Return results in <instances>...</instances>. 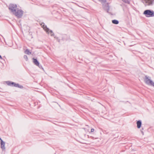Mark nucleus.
<instances>
[{
  "mask_svg": "<svg viewBox=\"0 0 154 154\" xmlns=\"http://www.w3.org/2000/svg\"><path fill=\"white\" fill-rule=\"evenodd\" d=\"M41 26L44 29L46 32H48L49 31V29L46 26H45L44 23H42L41 24Z\"/></svg>",
  "mask_w": 154,
  "mask_h": 154,
  "instance_id": "8",
  "label": "nucleus"
},
{
  "mask_svg": "<svg viewBox=\"0 0 154 154\" xmlns=\"http://www.w3.org/2000/svg\"><path fill=\"white\" fill-rule=\"evenodd\" d=\"M0 140L1 141L2 139L0 138Z\"/></svg>",
  "mask_w": 154,
  "mask_h": 154,
  "instance_id": "21",
  "label": "nucleus"
},
{
  "mask_svg": "<svg viewBox=\"0 0 154 154\" xmlns=\"http://www.w3.org/2000/svg\"><path fill=\"white\" fill-rule=\"evenodd\" d=\"M99 1L103 5L106 3V0H99Z\"/></svg>",
  "mask_w": 154,
  "mask_h": 154,
  "instance_id": "17",
  "label": "nucleus"
},
{
  "mask_svg": "<svg viewBox=\"0 0 154 154\" xmlns=\"http://www.w3.org/2000/svg\"><path fill=\"white\" fill-rule=\"evenodd\" d=\"M141 122L140 120L137 121V126L138 128H140L141 125Z\"/></svg>",
  "mask_w": 154,
  "mask_h": 154,
  "instance_id": "11",
  "label": "nucleus"
},
{
  "mask_svg": "<svg viewBox=\"0 0 154 154\" xmlns=\"http://www.w3.org/2000/svg\"><path fill=\"white\" fill-rule=\"evenodd\" d=\"M103 8L104 10L106 11L108 13L109 10V7L108 3H105L103 5Z\"/></svg>",
  "mask_w": 154,
  "mask_h": 154,
  "instance_id": "6",
  "label": "nucleus"
},
{
  "mask_svg": "<svg viewBox=\"0 0 154 154\" xmlns=\"http://www.w3.org/2000/svg\"><path fill=\"white\" fill-rule=\"evenodd\" d=\"M13 82H11L9 81H8L6 82V84H7L8 85L11 86H12V83Z\"/></svg>",
  "mask_w": 154,
  "mask_h": 154,
  "instance_id": "13",
  "label": "nucleus"
},
{
  "mask_svg": "<svg viewBox=\"0 0 154 154\" xmlns=\"http://www.w3.org/2000/svg\"><path fill=\"white\" fill-rule=\"evenodd\" d=\"M12 86H14L16 87H18L20 88H23V87L22 86L18 84H17L15 82H12Z\"/></svg>",
  "mask_w": 154,
  "mask_h": 154,
  "instance_id": "7",
  "label": "nucleus"
},
{
  "mask_svg": "<svg viewBox=\"0 0 154 154\" xmlns=\"http://www.w3.org/2000/svg\"><path fill=\"white\" fill-rule=\"evenodd\" d=\"M145 5H152L154 3V0H142Z\"/></svg>",
  "mask_w": 154,
  "mask_h": 154,
  "instance_id": "5",
  "label": "nucleus"
},
{
  "mask_svg": "<svg viewBox=\"0 0 154 154\" xmlns=\"http://www.w3.org/2000/svg\"><path fill=\"white\" fill-rule=\"evenodd\" d=\"M123 2L127 3V4H129L130 3V0H121Z\"/></svg>",
  "mask_w": 154,
  "mask_h": 154,
  "instance_id": "16",
  "label": "nucleus"
},
{
  "mask_svg": "<svg viewBox=\"0 0 154 154\" xmlns=\"http://www.w3.org/2000/svg\"><path fill=\"white\" fill-rule=\"evenodd\" d=\"M149 78V77L147 75L145 76L144 81L145 83L148 85H152L154 87V82Z\"/></svg>",
  "mask_w": 154,
  "mask_h": 154,
  "instance_id": "4",
  "label": "nucleus"
},
{
  "mask_svg": "<svg viewBox=\"0 0 154 154\" xmlns=\"http://www.w3.org/2000/svg\"><path fill=\"white\" fill-rule=\"evenodd\" d=\"M2 59V56L0 55V59Z\"/></svg>",
  "mask_w": 154,
  "mask_h": 154,
  "instance_id": "20",
  "label": "nucleus"
},
{
  "mask_svg": "<svg viewBox=\"0 0 154 154\" xmlns=\"http://www.w3.org/2000/svg\"><path fill=\"white\" fill-rule=\"evenodd\" d=\"M1 148L3 150H5V142H4L2 140H1Z\"/></svg>",
  "mask_w": 154,
  "mask_h": 154,
  "instance_id": "9",
  "label": "nucleus"
},
{
  "mask_svg": "<svg viewBox=\"0 0 154 154\" xmlns=\"http://www.w3.org/2000/svg\"><path fill=\"white\" fill-rule=\"evenodd\" d=\"M146 17H153L154 16V12L153 11L147 10L143 12Z\"/></svg>",
  "mask_w": 154,
  "mask_h": 154,
  "instance_id": "2",
  "label": "nucleus"
},
{
  "mask_svg": "<svg viewBox=\"0 0 154 154\" xmlns=\"http://www.w3.org/2000/svg\"><path fill=\"white\" fill-rule=\"evenodd\" d=\"M48 33H50V34L51 36H54V33L51 30H50L49 32V31L48 32H47Z\"/></svg>",
  "mask_w": 154,
  "mask_h": 154,
  "instance_id": "15",
  "label": "nucleus"
},
{
  "mask_svg": "<svg viewBox=\"0 0 154 154\" xmlns=\"http://www.w3.org/2000/svg\"><path fill=\"white\" fill-rule=\"evenodd\" d=\"M24 58L26 60H28V57L26 55H25L24 56Z\"/></svg>",
  "mask_w": 154,
  "mask_h": 154,
  "instance_id": "18",
  "label": "nucleus"
},
{
  "mask_svg": "<svg viewBox=\"0 0 154 154\" xmlns=\"http://www.w3.org/2000/svg\"><path fill=\"white\" fill-rule=\"evenodd\" d=\"M33 62L34 63V64L37 66H38L39 65V63L37 60L34 58H33Z\"/></svg>",
  "mask_w": 154,
  "mask_h": 154,
  "instance_id": "10",
  "label": "nucleus"
},
{
  "mask_svg": "<svg viewBox=\"0 0 154 154\" xmlns=\"http://www.w3.org/2000/svg\"><path fill=\"white\" fill-rule=\"evenodd\" d=\"M9 9L11 12L13 14L18 9L16 5L10 4L9 6Z\"/></svg>",
  "mask_w": 154,
  "mask_h": 154,
  "instance_id": "3",
  "label": "nucleus"
},
{
  "mask_svg": "<svg viewBox=\"0 0 154 154\" xmlns=\"http://www.w3.org/2000/svg\"><path fill=\"white\" fill-rule=\"evenodd\" d=\"M94 128H92L91 129V132H93L94 131Z\"/></svg>",
  "mask_w": 154,
  "mask_h": 154,
  "instance_id": "19",
  "label": "nucleus"
},
{
  "mask_svg": "<svg viewBox=\"0 0 154 154\" xmlns=\"http://www.w3.org/2000/svg\"><path fill=\"white\" fill-rule=\"evenodd\" d=\"M112 22L113 23L116 24H117L119 23V22L118 20H114L112 21Z\"/></svg>",
  "mask_w": 154,
  "mask_h": 154,
  "instance_id": "12",
  "label": "nucleus"
},
{
  "mask_svg": "<svg viewBox=\"0 0 154 154\" xmlns=\"http://www.w3.org/2000/svg\"><path fill=\"white\" fill-rule=\"evenodd\" d=\"M25 53L26 54L28 55L30 54H31V53L29 52V50L28 49H26V50H25Z\"/></svg>",
  "mask_w": 154,
  "mask_h": 154,
  "instance_id": "14",
  "label": "nucleus"
},
{
  "mask_svg": "<svg viewBox=\"0 0 154 154\" xmlns=\"http://www.w3.org/2000/svg\"><path fill=\"white\" fill-rule=\"evenodd\" d=\"M23 11L21 9H18L13 13V14L18 18H21L23 15Z\"/></svg>",
  "mask_w": 154,
  "mask_h": 154,
  "instance_id": "1",
  "label": "nucleus"
}]
</instances>
